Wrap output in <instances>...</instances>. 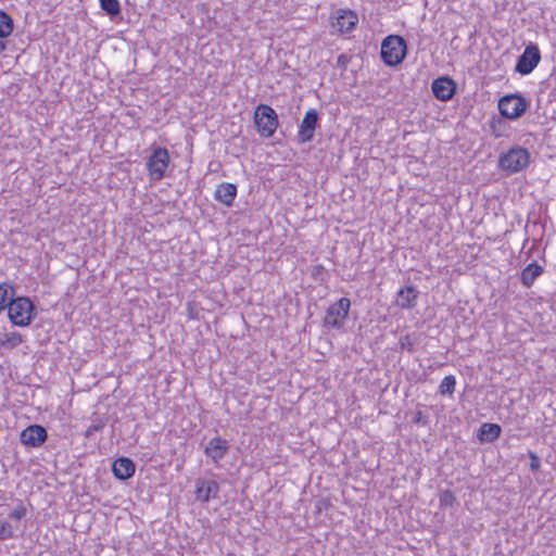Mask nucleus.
Wrapping results in <instances>:
<instances>
[{
	"instance_id": "obj_32",
	"label": "nucleus",
	"mask_w": 556,
	"mask_h": 556,
	"mask_svg": "<svg viewBox=\"0 0 556 556\" xmlns=\"http://www.w3.org/2000/svg\"><path fill=\"white\" fill-rule=\"evenodd\" d=\"M351 61V58L346 54H340L337 59L336 66L340 68L341 71H345L348 68V65Z\"/></svg>"
},
{
	"instance_id": "obj_13",
	"label": "nucleus",
	"mask_w": 556,
	"mask_h": 556,
	"mask_svg": "<svg viewBox=\"0 0 556 556\" xmlns=\"http://www.w3.org/2000/svg\"><path fill=\"white\" fill-rule=\"evenodd\" d=\"M358 23L357 14L352 10L340 9L336 12V16L331 22L333 28L341 34L352 31Z\"/></svg>"
},
{
	"instance_id": "obj_34",
	"label": "nucleus",
	"mask_w": 556,
	"mask_h": 556,
	"mask_svg": "<svg viewBox=\"0 0 556 556\" xmlns=\"http://www.w3.org/2000/svg\"><path fill=\"white\" fill-rule=\"evenodd\" d=\"M93 432H94V431H93V430H91V428H90V427H88V428H87V430H86V431H85V433H84V437H85L86 439H90Z\"/></svg>"
},
{
	"instance_id": "obj_1",
	"label": "nucleus",
	"mask_w": 556,
	"mask_h": 556,
	"mask_svg": "<svg viewBox=\"0 0 556 556\" xmlns=\"http://www.w3.org/2000/svg\"><path fill=\"white\" fill-rule=\"evenodd\" d=\"M407 54L406 40L399 35H389L381 42L380 56L388 66L400 65Z\"/></svg>"
},
{
	"instance_id": "obj_31",
	"label": "nucleus",
	"mask_w": 556,
	"mask_h": 556,
	"mask_svg": "<svg viewBox=\"0 0 556 556\" xmlns=\"http://www.w3.org/2000/svg\"><path fill=\"white\" fill-rule=\"evenodd\" d=\"M48 439V433L45 427L37 425V446L43 444Z\"/></svg>"
},
{
	"instance_id": "obj_10",
	"label": "nucleus",
	"mask_w": 556,
	"mask_h": 556,
	"mask_svg": "<svg viewBox=\"0 0 556 556\" xmlns=\"http://www.w3.org/2000/svg\"><path fill=\"white\" fill-rule=\"evenodd\" d=\"M230 450L229 441L222 437H214L208 440L204 447V455L212 460L214 465H218Z\"/></svg>"
},
{
	"instance_id": "obj_35",
	"label": "nucleus",
	"mask_w": 556,
	"mask_h": 556,
	"mask_svg": "<svg viewBox=\"0 0 556 556\" xmlns=\"http://www.w3.org/2000/svg\"><path fill=\"white\" fill-rule=\"evenodd\" d=\"M321 270H324L323 266L315 267V271L313 273V276H316V274H319Z\"/></svg>"
},
{
	"instance_id": "obj_26",
	"label": "nucleus",
	"mask_w": 556,
	"mask_h": 556,
	"mask_svg": "<svg viewBox=\"0 0 556 556\" xmlns=\"http://www.w3.org/2000/svg\"><path fill=\"white\" fill-rule=\"evenodd\" d=\"M21 441L25 445L35 446V425L28 426L21 433Z\"/></svg>"
},
{
	"instance_id": "obj_38",
	"label": "nucleus",
	"mask_w": 556,
	"mask_h": 556,
	"mask_svg": "<svg viewBox=\"0 0 556 556\" xmlns=\"http://www.w3.org/2000/svg\"><path fill=\"white\" fill-rule=\"evenodd\" d=\"M491 128H493V130L495 131V125L494 123L491 124Z\"/></svg>"
},
{
	"instance_id": "obj_2",
	"label": "nucleus",
	"mask_w": 556,
	"mask_h": 556,
	"mask_svg": "<svg viewBox=\"0 0 556 556\" xmlns=\"http://www.w3.org/2000/svg\"><path fill=\"white\" fill-rule=\"evenodd\" d=\"M498 111L507 119L515 121L520 118L529 109L530 101L521 93H509L498 100Z\"/></svg>"
},
{
	"instance_id": "obj_9",
	"label": "nucleus",
	"mask_w": 556,
	"mask_h": 556,
	"mask_svg": "<svg viewBox=\"0 0 556 556\" xmlns=\"http://www.w3.org/2000/svg\"><path fill=\"white\" fill-rule=\"evenodd\" d=\"M319 126V113L316 109H309L300 126L298 131V141L300 143H306L314 139L315 130Z\"/></svg>"
},
{
	"instance_id": "obj_7",
	"label": "nucleus",
	"mask_w": 556,
	"mask_h": 556,
	"mask_svg": "<svg viewBox=\"0 0 556 556\" xmlns=\"http://www.w3.org/2000/svg\"><path fill=\"white\" fill-rule=\"evenodd\" d=\"M542 55L536 43L530 42L517 58L515 72L521 76L531 74L541 62Z\"/></svg>"
},
{
	"instance_id": "obj_15",
	"label": "nucleus",
	"mask_w": 556,
	"mask_h": 556,
	"mask_svg": "<svg viewBox=\"0 0 556 556\" xmlns=\"http://www.w3.org/2000/svg\"><path fill=\"white\" fill-rule=\"evenodd\" d=\"M237 197V186L230 182H222L217 186L214 198L216 201L230 207Z\"/></svg>"
},
{
	"instance_id": "obj_33",
	"label": "nucleus",
	"mask_w": 556,
	"mask_h": 556,
	"mask_svg": "<svg viewBox=\"0 0 556 556\" xmlns=\"http://www.w3.org/2000/svg\"><path fill=\"white\" fill-rule=\"evenodd\" d=\"M413 421H414V424L424 425V426L428 424V419L420 410H418L415 414Z\"/></svg>"
},
{
	"instance_id": "obj_18",
	"label": "nucleus",
	"mask_w": 556,
	"mask_h": 556,
	"mask_svg": "<svg viewBox=\"0 0 556 556\" xmlns=\"http://www.w3.org/2000/svg\"><path fill=\"white\" fill-rule=\"evenodd\" d=\"M543 267L539 265L536 262H532L527 267L523 268L520 276V281L523 287L530 288L535 279L543 274Z\"/></svg>"
},
{
	"instance_id": "obj_6",
	"label": "nucleus",
	"mask_w": 556,
	"mask_h": 556,
	"mask_svg": "<svg viewBox=\"0 0 556 556\" xmlns=\"http://www.w3.org/2000/svg\"><path fill=\"white\" fill-rule=\"evenodd\" d=\"M530 161V154L527 149L514 147L508 152L500 156L498 165L503 170L517 173L523 169Z\"/></svg>"
},
{
	"instance_id": "obj_19",
	"label": "nucleus",
	"mask_w": 556,
	"mask_h": 556,
	"mask_svg": "<svg viewBox=\"0 0 556 556\" xmlns=\"http://www.w3.org/2000/svg\"><path fill=\"white\" fill-rule=\"evenodd\" d=\"M28 506L30 504L25 505L24 503H18L9 514V519L13 525H18L21 527V531L24 530V518L28 513Z\"/></svg>"
},
{
	"instance_id": "obj_27",
	"label": "nucleus",
	"mask_w": 556,
	"mask_h": 556,
	"mask_svg": "<svg viewBox=\"0 0 556 556\" xmlns=\"http://www.w3.org/2000/svg\"><path fill=\"white\" fill-rule=\"evenodd\" d=\"M399 344L401 350H405L408 353H413L415 351L416 340L413 339L410 334H405L400 338Z\"/></svg>"
},
{
	"instance_id": "obj_29",
	"label": "nucleus",
	"mask_w": 556,
	"mask_h": 556,
	"mask_svg": "<svg viewBox=\"0 0 556 556\" xmlns=\"http://www.w3.org/2000/svg\"><path fill=\"white\" fill-rule=\"evenodd\" d=\"M106 422H108V418L94 416L91 419V425L89 427L94 432H98V431H102L104 429V427L106 426Z\"/></svg>"
},
{
	"instance_id": "obj_11",
	"label": "nucleus",
	"mask_w": 556,
	"mask_h": 556,
	"mask_svg": "<svg viewBox=\"0 0 556 556\" xmlns=\"http://www.w3.org/2000/svg\"><path fill=\"white\" fill-rule=\"evenodd\" d=\"M431 90L438 100L448 101L456 93L457 85L451 77L442 76L432 81Z\"/></svg>"
},
{
	"instance_id": "obj_8",
	"label": "nucleus",
	"mask_w": 556,
	"mask_h": 556,
	"mask_svg": "<svg viewBox=\"0 0 556 556\" xmlns=\"http://www.w3.org/2000/svg\"><path fill=\"white\" fill-rule=\"evenodd\" d=\"M9 304L8 314L10 319L15 325H26L30 319L33 303L28 299L18 298L12 300Z\"/></svg>"
},
{
	"instance_id": "obj_21",
	"label": "nucleus",
	"mask_w": 556,
	"mask_h": 556,
	"mask_svg": "<svg viewBox=\"0 0 556 556\" xmlns=\"http://www.w3.org/2000/svg\"><path fill=\"white\" fill-rule=\"evenodd\" d=\"M21 531L18 525H13L8 520H0V540L4 541L14 536L15 532Z\"/></svg>"
},
{
	"instance_id": "obj_37",
	"label": "nucleus",
	"mask_w": 556,
	"mask_h": 556,
	"mask_svg": "<svg viewBox=\"0 0 556 556\" xmlns=\"http://www.w3.org/2000/svg\"><path fill=\"white\" fill-rule=\"evenodd\" d=\"M5 48L4 43L2 41H0V52L3 51Z\"/></svg>"
},
{
	"instance_id": "obj_12",
	"label": "nucleus",
	"mask_w": 556,
	"mask_h": 556,
	"mask_svg": "<svg viewBox=\"0 0 556 556\" xmlns=\"http://www.w3.org/2000/svg\"><path fill=\"white\" fill-rule=\"evenodd\" d=\"M194 493L197 501L207 503L210 500L218 497L219 484L212 479L198 478Z\"/></svg>"
},
{
	"instance_id": "obj_16",
	"label": "nucleus",
	"mask_w": 556,
	"mask_h": 556,
	"mask_svg": "<svg viewBox=\"0 0 556 556\" xmlns=\"http://www.w3.org/2000/svg\"><path fill=\"white\" fill-rule=\"evenodd\" d=\"M418 290L413 286H406L401 288L396 293V304L406 309H410L416 306Z\"/></svg>"
},
{
	"instance_id": "obj_14",
	"label": "nucleus",
	"mask_w": 556,
	"mask_h": 556,
	"mask_svg": "<svg viewBox=\"0 0 556 556\" xmlns=\"http://www.w3.org/2000/svg\"><path fill=\"white\" fill-rule=\"evenodd\" d=\"M136 465L128 457H118L112 464V472L118 480L125 481L135 475Z\"/></svg>"
},
{
	"instance_id": "obj_28",
	"label": "nucleus",
	"mask_w": 556,
	"mask_h": 556,
	"mask_svg": "<svg viewBox=\"0 0 556 556\" xmlns=\"http://www.w3.org/2000/svg\"><path fill=\"white\" fill-rule=\"evenodd\" d=\"M528 457L530 458L529 468L532 472H536L541 468V459L538 454L533 451H528Z\"/></svg>"
},
{
	"instance_id": "obj_36",
	"label": "nucleus",
	"mask_w": 556,
	"mask_h": 556,
	"mask_svg": "<svg viewBox=\"0 0 556 556\" xmlns=\"http://www.w3.org/2000/svg\"><path fill=\"white\" fill-rule=\"evenodd\" d=\"M321 270H324L323 266L315 267V271L313 273V276H316V274H319Z\"/></svg>"
},
{
	"instance_id": "obj_17",
	"label": "nucleus",
	"mask_w": 556,
	"mask_h": 556,
	"mask_svg": "<svg viewBox=\"0 0 556 556\" xmlns=\"http://www.w3.org/2000/svg\"><path fill=\"white\" fill-rule=\"evenodd\" d=\"M502 428L497 424L484 422L480 426L477 439L481 443H492L500 438Z\"/></svg>"
},
{
	"instance_id": "obj_23",
	"label": "nucleus",
	"mask_w": 556,
	"mask_h": 556,
	"mask_svg": "<svg viewBox=\"0 0 556 556\" xmlns=\"http://www.w3.org/2000/svg\"><path fill=\"white\" fill-rule=\"evenodd\" d=\"M13 30V21L4 12H0V38L8 37Z\"/></svg>"
},
{
	"instance_id": "obj_24",
	"label": "nucleus",
	"mask_w": 556,
	"mask_h": 556,
	"mask_svg": "<svg viewBox=\"0 0 556 556\" xmlns=\"http://www.w3.org/2000/svg\"><path fill=\"white\" fill-rule=\"evenodd\" d=\"M13 300V290L5 283L0 285V311L8 308Z\"/></svg>"
},
{
	"instance_id": "obj_20",
	"label": "nucleus",
	"mask_w": 556,
	"mask_h": 556,
	"mask_svg": "<svg viewBox=\"0 0 556 556\" xmlns=\"http://www.w3.org/2000/svg\"><path fill=\"white\" fill-rule=\"evenodd\" d=\"M100 8L108 16L114 18L121 14L119 0H99Z\"/></svg>"
},
{
	"instance_id": "obj_3",
	"label": "nucleus",
	"mask_w": 556,
	"mask_h": 556,
	"mask_svg": "<svg viewBox=\"0 0 556 556\" xmlns=\"http://www.w3.org/2000/svg\"><path fill=\"white\" fill-rule=\"evenodd\" d=\"M253 119L258 134L264 138L273 137L279 125L276 111L267 104L255 108Z\"/></svg>"
},
{
	"instance_id": "obj_22",
	"label": "nucleus",
	"mask_w": 556,
	"mask_h": 556,
	"mask_svg": "<svg viewBox=\"0 0 556 556\" xmlns=\"http://www.w3.org/2000/svg\"><path fill=\"white\" fill-rule=\"evenodd\" d=\"M456 379L453 375L445 376L439 386L441 395H452L455 391Z\"/></svg>"
},
{
	"instance_id": "obj_5",
	"label": "nucleus",
	"mask_w": 556,
	"mask_h": 556,
	"mask_svg": "<svg viewBox=\"0 0 556 556\" xmlns=\"http://www.w3.org/2000/svg\"><path fill=\"white\" fill-rule=\"evenodd\" d=\"M351 301L348 298H341L331 304L323 319L324 326L331 329H341L349 316Z\"/></svg>"
},
{
	"instance_id": "obj_25",
	"label": "nucleus",
	"mask_w": 556,
	"mask_h": 556,
	"mask_svg": "<svg viewBox=\"0 0 556 556\" xmlns=\"http://www.w3.org/2000/svg\"><path fill=\"white\" fill-rule=\"evenodd\" d=\"M440 507H453L457 505V498L451 490H444L439 496Z\"/></svg>"
},
{
	"instance_id": "obj_30",
	"label": "nucleus",
	"mask_w": 556,
	"mask_h": 556,
	"mask_svg": "<svg viewBox=\"0 0 556 556\" xmlns=\"http://www.w3.org/2000/svg\"><path fill=\"white\" fill-rule=\"evenodd\" d=\"M5 340H1V344L5 348H9V349H13L15 346H17L21 342H22V339L20 338V336H16V334H11V336H5Z\"/></svg>"
},
{
	"instance_id": "obj_4",
	"label": "nucleus",
	"mask_w": 556,
	"mask_h": 556,
	"mask_svg": "<svg viewBox=\"0 0 556 556\" xmlns=\"http://www.w3.org/2000/svg\"><path fill=\"white\" fill-rule=\"evenodd\" d=\"M170 157L168 150L163 147H155L152 149L150 156L147 160L146 167L151 180L160 181L165 177L166 169L169 165Z\"/></svg>"
}]
</instances>
